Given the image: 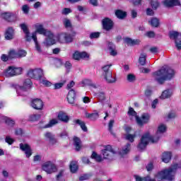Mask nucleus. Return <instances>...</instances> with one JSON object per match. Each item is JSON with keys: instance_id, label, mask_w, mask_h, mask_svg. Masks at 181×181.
I'll return each instance as SVG.
<instances>
[{"instance_id": "f257e3e1", "label": "nucleus", "mask_w": 181, "mask_h": 181, "mask_svg": "<svg viewBox=\"0 0 181 181\" xmlns=\"http://www.w3.org/2000/svg\"><path fill=\"white\" fill-rule=\"evenodd\" d=\"M174 76L175 71L170 67H162L160 69L152 73V76L158 84H163L165 81L172 80Z\"/></svg>"}, {"instance_id": "f03ea898", "label": "nucleus", "mask_w": 181, "mask_h": 181, "mask_svg": "<svg viewBox=\"0 0 181 181\" xmlns=\"http://www.w3.org/2000/svg\"><path fill=\"white\" fill-rule=\"evenodd\" d=\"M158 141L159 136L155 137L153 136H151V133L147 132L141 136L140 141L137 145V149L139 151V152H143L145 151V149H146V146L149 145V142H151V144H156V142Z\"/></svg>"}, {"instance_id": "7ed1b4c3", "label": "nucleus", "mask_w": 181, "mask_h": 181, "mask_svg": "<svg viewBox=\"0 0 181 181\" xmlns=\"http://www.w3.org/2000/svg\"><path fill=\"white\" fill-rule=\"evenodd\" d=\"M36 32L40 35H44V36H47L48 39L47 40V45L48 46H52L56 43L53 37V34L50 31H47V30L43 28V25H39L36 27Z\"/></svg>"}, {"instance_id": "20e7f679", "label": "nucleus", "mask_w": 181, "mask_h": 181, "mask_svg": "<svg viewBox=\"0 0 181 181\" xmlns=\"http://www.w3.org/2000/svg\"><path fill=\"white\" fill-rule=\"evenodd\" d=\"M110 67H112V64H111L105 65L102 67V70L103 71V74L104 76V78L106 80L107 83H115L117 79H115V78H112V71L110 69Z\"/></svg>"}, {"instance_id": "39448f33", "label": "nucleus", "mask_w": 181, "mask_h": 181, "mask_svg": "<svg viewBox=\"0 0 181 181\" xmlns=\"http://www.w3.org/2000/svg\"><path fill=\"white\" fill-rule=\"evenodd\" d=\"M27 76L30 77V78L42 81V79L45 77V74L42 69H29Z\"/></svg>"}, {"instance_id": "423d86ee", "label": "nucleus", "mask_w": 181, "mask_h": 181, "mask_svg": "<svg viewBox=\"0 0 181 181\" xmlns=\"http://www.w3.org/2000/svg\"><path fill=\"white\" fill-rule=\"evenodd\" d=\"M104 149L102 150V155L104 159H108L109 160H112L115 156V151L112 148L111 145L104 146Z\"/></svg>"}, {"instance_id": "0eeeda50", "label": "nucleus", "mask_w": 181, "mask_h": 181, "mask_svg": "<svg viewBox=\"0 0 181 181\" xmlns=\"http://www.w3.org/2000/svg\"><path fill=\"white\" fill-rule=\"evenodd\" d=\"M32 86H33V83L30 78L25 79L23 86H18L17 88V93L21 94V93H26L28 90H30L32 88Z\"/></svg>"}, {"instance_id": "6e6552de", "label": "nucleus", "mask_w": 181, "mask_h": 181, "mask_svg": "<svg viewBox=\"0 0 181 181\" xmlns=\"http://www.w3.org/2000/svg\"><path fill=\"white\" fill-rule=\"evenodd\" d=\"M42 170L48 175H52L57 172V166L51 161H47L42 165Z\"/></svg>"}, {"instance_id": "1a4fd4ad", "label": "nucleus", "mask_w": 181, "mask_h": 181, "mask_svg": "<svg viewBox=\"0 0 181 181\" xmlns=\"http://www.w3.org/2000/svg\"><path fill=\"white\" fill-rule=\"evenodd\" d=\"M151 121V115L149 113H143L139 117V116H136V122L140 127H144V125L146 124H149Z\"/></svg>"}, {"instance_id": "9d476101", "label": "nucleus", "mask_w": 181, "mask_h": 181, "mask_svg": "<svg viewBox=\"0 0 181 181\" xmlns=\"http://www.w3.org/2000/svg\"><path fill=\"white\" fill-rule=\"evenodd\" d=\"M102 28L103 30L106 32H110L114 29V21L108 17H105L102 20Z\"/></svg>"}, {"instance_id": "9b49d317", "label": "nucleus", "mask_w": 181, "mask_h": 181, "mask_svg": "<svg viewBox=\"0 0 181 181\" xmlns=\"http://www.w3.org/2000/svg\"><path fill=\"white\" fill-rule=\"evenodd\" d=\"M30 105L34 110H43V107L45 104L43 103V100L40 98H34L32 99Z\"/></svg>"}, {"instance_id": "f8f14e48", "label": "nucleus", "mask_w": 181, "mask_h": 181, "mask_svg": "<svg viewBox=\"0 0 181 181\" xmlns=\"http://www.w3.org/2000/svg\"><path fill=\"white\" fill-rule=\"evenodd\" d=\"M76 93L74 89H71L68 92L66 99L69 103V104H71L73 106L76 105Z\"/></svg>"}, {"instance_id": "ddd939ff", "label": "nucleus", "mask_w": 181, "mask_h": 181, "mask_svg": "<svg viewBox=\"0 0 181 181\" xmlns=\"http://www.w3.org/2000/svg\"><path fill=\"white\" fill-rule=\"evenodd\" d=\"M20 149L23 151V152H25L26 158H30L32 156V154L33 153V152L32 151V148H30V146L28 144L21 143Z\"/></svg>"}, {"instance_id": "4468645a", "label": "nucleus", "mask_w": 181, "mask_h": 181, "mask_svg": "<svg viewBox=\"0 0 181 181\" xmlns=\"http://www.w3.org/2000/svg\"><path fill=\"white\" fill-rule=\"evenodd\" d=\"M72 57H73L74 60L80 61L83 59H89L90 55L88 54V53H87L86 52H80L78 51H75L74 53L73 54Z\"/></svg>"}, {"instance_id": "2eb2a0df", "label": "nucleus", "mask_w": 181, "mask_h": 181, "mask_svg": "<svg viewBox=\"0 0 181 181\" xmlns=\"http://www.w3.org/2000/svg\"><path fill=\"white\" fill-rule=\"evenodd\" d=\"M163 4L166 8H173V6H181V4L179 0H164Z\"/></svg>"}, {"instance_id": "dca6fc26", "label": "nucleus", "mask_w": 181, "mask_h": 181, "mask_svg": "<svg viewBox=\"0 0 181 181\" xmlns=\"http://www.w3.org/2000/svg\"><path fill=\"white\" fill-rule=\"evenodd\" d=\"M57 118L59 121H61L62 122H64L65 124H67L69 121H70V117H69L67 115V113L64 111L59 112Z\"/></svg>"}, {"instance_id": "f3484780", "label": "nucleus", "mask_w": 181, "mask_h": 181, "mask_svg": "<svg viewBox=\"0 0 181 181\" xmlns=\"http://www.w3.org/2000/svg\"><path fill=\"white\" fill-rule=\"evenodd\" d=\"M1 16L7 22H15L16 21V16L12 13H3Z\"/></svg>"}, {"instance_id": "a211bd4d", "label": "nucleus", "mask_w": 181, "mask_h": 181, "mask_svg": "<svg viewBox=\"0 0 181 181\" xmlns=\"http://www.w3.org/2000/svg\"><path fill=\"white\" fill-rule=\"evenodd\" d=\"M15 35V30H13V28L8 27L5 32L4 36L6 40H12L13 39V36Z\"/></svg>"}, {"instance_id": "6ab92c4d", "label": "nucleus", "mask_w": 181, "mask_h": 181, "mask_svg": "<svg viewBox=\"0 0 181 181\" xmlns=\"http://www.w3.org/2000/svg\"><path fill=\"white\" fill-rule=\"evenodd\" d=\"M124 43L128 45V46H136L141 43L139 40H132L131 37H126L123 38Z\"/></svg>"}, {"instance_id": "aec40b11", "label": "nucleus", "mask_w": 181, "mask_h": 181, "mask_svg": "<svg viewBox=\"0 0 181 181\" xmlns=\"http://www.w3.org/2000/svg\"><path fill=\"white\" fill-rule=\"evenodd\" d=\"M74 36H76V33H74V35L69 33L62 34L59 37V40H61V39L63 38L66 43H71V42H73Z\"/></svg>"}, {"instance_id": "412c9836", "label": "nucleus", "mask_w": 181, "mask_h": 181, "mask_svg": "<svg viewBox=\"0 0 181 181\" xmlns=\"http://www.w3.org/2000/svg\"><path fill=\"white\" fill-rule=\"evenodd\" d=\"M75 125H79L83 132H87L88 129H87V126H86V122L82 121L81 119H76L73 121Z\"/></svg>"}, {"instance_id": "4be33fe9", "label": "nucleus", "mask_w": 181, "mask_h": 181, "mask_svg": "<svg viewBox=\"0 0 181 181\" xmlns=\"http://www.w3.org/2000/svg\"><path fill=\"white\" fill-rule=\"evenodd\" d=\"M74 141V146H75V150L76 152L81 151L82 145H81V139L77 136H74L73 139Z\"/></svg>"}, {"instance_id": "5701e85b", "label": "nucleus", "mask_w": 181, "mask_h": 181, "mask_svg": "<svg viewBox=\"0 0 181 181\" xmlns=\"http://www.w3.org/2000/svg\"><path fill=\"white\" fill-rule=\"evenodd\" d=\"M161 159L162 161L164 162V163H169L172 159V152L165 151L164 153H163Z\"/></svg>"}, {"instance_id": "b1692460", "label": "nucleus", "mask_w": 181, "mask_h": 181, "mask_svg": "<svg viewBox=\"0 0 181 181\" xmlns=\"http://www.w3.org/2000/svg\"><path fill=\"white\" fill-rule=\"evenodd\" d=\"M59 122L56 119H52L49 120V123L45 124V126H40L39 128L40 129H44L45 128H50L53 127V125H56V124H58Z\"/></svg>"}, {"instance_id": "393cba45", "label": "nucleus", "mask_w": 181, "mask_h": 181, "mask_svg": "<svg viewBox=\"0 0 181 181\" xmlns=\"http://www.w3.org/2000/svg\"><path fill=\"white\" fill-rule=\"evenodd\" d=\"M45 138H47L50 142V144H52V145H54V144L57 143V139H56V138L54 137V135H52L51 132H47L45 134Z\"/></svg>"}, {"instance_id": "a878e982", "label": "nucleus", "mask_w": 181, "mask_h": 181, "mask_svg": "<svg viewBox=\"0 0 181 181\" xmlns=\"http://www.w3.org/2000/svg\"><path fill=\"white\" fill-rule=\"evenodd\" d=\"M148 23H150L153 28H159V25L160 24L159 18H152L151 21H148Z\"/></svg>"}, {"instance_id": "bb28decb", "label": "nucleus", "mask_w": 181, "mask_h": 181, "mask_svg": "<svg viewBox=\"0 0 181 181\" xmlns=\"http://www.w3.org/2000/svg\"><path fill=\"white\" fill-rule=\"evenodd\" d=\"M115 15L118 19H124V18H127V12L122 11V10H116Z\"/></svg>"}, {"instance_id": "cd10ccee", "label": "nucleus", "mask_w": 181, "mask_h": 181, "mask_svg": "<svg viewBox=\"0 0 181 181\" xmlns=\"http://www.w3.org/2000/svg\"><path fill=\"white\" fill-rule=\"evenodd\" d=\"M71 173H76L78 170V165L76 161H71L69 165Z\"/></svg>"}, {"instance_id": "c85d7f7f", "label": "nucleus", "mask_w": 181, "mask_h": 181, "mask_svg": "<svg viewBox=\"0 0 181 181\" xmlns=\"http://www.w3.org/2000/svg\"><path fill=\"white\" fill-rule=\"evenodd\" d=\"M139 63L141 66H145L146 64V54L141 53L139 58Z\"/></svg>"}, {"instance_id": "c756f323", "label": "nucleus", "mask_w": 181, "mask_h": 181, "mask_svg": "<svg viewBox=\"0 0 181 181\" xmlns=\"http://www.w3.org/2000/svg\"><path fill=\"white\" fill-rule=\"evenodd\" d=\"M134 177L136 181H150L151 179V175H147L146 177H141L138 175H134Z\"/></svg>"}, {"instance_id": "7c9ffc66", "label": "nucleus", "mask_w": 181, "mask_h": 181, "mask_svg": "<svg viewBox=\"0 0 181 181\" xmlns=\"http://www.w3.org/2000/svg\"><path fill=\"white\" fill-rule=\"evenodd\" d=\"M129 151H131V144L127 143L125 145V147L120 151V155H127V153H129Z\"/></svg>"}, {"instance_id": "2f4dec72", "label": "nucleus", "mask_w": 181, "mask_h": 181, "mask_svg": "<svg viewBox=\"0 0 181 181\" xmlns=\"http://www.w3.org/2000/svg\"><path fill=\"white\" fill-rule=\"evenodd\" d=\"M7 77H13L15 76V67L8 66L6 71Z\"/></svg>"}, {"instance_id": "473e14b6", "label": "nucleus", "mask_w": 181, "mask_h": 181, "mask_svg": "<svg viewBox=\"0 0 181 181\" xmlns=\"http://www.w3.org/2000/svg\"><path fill=\"white\" fill-rule=\"evenodd\" d=\"M90 158L91 159H94L96 162H103V157L98 155L95 151H93Z\"/></svg>"}, {"instance_id": "72a5a7b5", "label": "nucleus", "mask_w": 181, "mask_h": 181, "mask_svg": "<svg viewBox=\"0 0 181 181\" xmlns=\"http://www.w3.org/2000/svg\"><path fill=\"white\" fill-rule=\"evenodd\" d=\"M41 115L37 114V115H31L29 116L28 121L30 122H35L36 121H39L41 118Z\"/></svg>"}, {"instance_id": "f704fd0d", "label": "nucleus", "mask_w": 181, "mask_h": 181, "mask_svg": "<svg viewBox=\"0 0 181 181\" xmlns=\"http://www.w3.org/2000/svg\"><path fill=\"white\" fill-rule=\"evenodd\" d=\"M170 95H172V93H170V90H165L162 93L161 95L160 96V98L161 100H165V98H170Z\"/></svg>"}, {"instance_id": "c9c22d12", "label": "nucleus", "mask_w": 181, "mask_h": 181, "mask_svg": "<svg viewBox=\"0 0 181 181\" xmlns=\"http://www.w3.org/2000/svg\"><path fill=\"white\" fill-rule=\"evenodd\" d=\"M150 4L152 9L154 11H156V9H158L160 5V3L158 0H151Z\"/></svg>"}, {"instance_id": "e433bc0d", "label": "nucleus", "mask_w": 181, "mask_h": 181, "mask_svg": "<svg viewBox=\"0 0 181 181\" xmlns=\"http://www.w3.org/2000/svg\"><path fill=\"white\" fill-rule=\"evenodd\" d=\"M99 117L98 113H86V118H90L92 121H95Z\"/></svg>"}, {"instance_id": "4c0bfd02", "label": "nucleus", "mask_w": 181, "mask_h": 181, "mask_svg": "<svg viewBox=\"0 0 181 181\" xmlns=\"http://www.w3.org/2000/svg\"><path fill=\"white\" fill-rule=\"evenodd\" d=\"M135 138H136V134H127L125 135V139H127V141H129V142H134L135 141Z\"/></svg>"}, {"instance_id": "58836bf2", "label": "nucleus", "mask_w": 181, "mask_h": 181, "mask_svg": "<svg viewBox=\"0 0 181 181\" xmlns=\"http://www.w3.org/2000/svg\"><path fill=\"white\" fill-rule=\"evenodd\" d=\"M115 122V121L114 119H111L108 123V131L112 135H113V136H115V133L112 131Z\"/></svg>"}, {"instance_id": "ea45409f", "label": "nucleus", "mask_w": 181, "mask_h": 181, "mask_svg": "<svg viewBox=\"0 0 181 181\" xmlns=\"http://www.w3.org/2000/svg\"><path fill=\"white\" fill-rule=\"evenodd\" d=\"M28 52L24 49H18L17 52V59H22V57H26Z\"/></svg>"}, {"instance_id": "a19ab883", "label": "nucleus", "mask_w": 181, "mask_h": 181, "mask_svg": "<svg viewBox=\"0 0 181 181\" xmlns=\"http://www.w3.org/2000/svg\"><path fill=\"white\" fill-rule=\"evenodd\" d=\"M114 47H115L114 44H112L111 42L109 43L108 49L110 51V56H117V52L115 51Z\"/></svg>"}, {"instance_id": "79ce46f5", "label": "nucleus", "mask_w": 181, "mask_h": 181, "mask_svg": "<svg viewBox=\"0 0 181 181\" xmlns=\"http://www.w3.org/2000/svg\"><path fill=\"white\" fill-rule=\"evenodd\" d=\"M8 57L10 60H12V59H18V52L14 49L10 50L8 52Z\"/></svg>"}, {"instance_id": "37998d69", "label": "nucleus", "mask_w": 181, "mask_h": 181, "mask_svg": "<svg viewBox=\"0 0 181 181\" xmlns=\"http://www.w3.org/2000/svg\"><path fill=\"white\" fill-rule=\"evenodd\" d=\"M95 95L100 101H104L105 100V93L104 92H98L95 93Z\"/></svg>"}, {"instance_id": "c03bdc74", "label": "nucleus", "mask_w": 181, "mask_h": 181, "mask_svg": "<svg viewBox=\"0 0 181 181\" xmlns=\"http://www.w3.org/2000/svg\"><path fill=\"white\" fill-rule=\"evenodd\" d=\"M63 176H64V170H60L59 173L56 175V180H62V179H63Z\"/></svg>"}, {"instance_id": "a18cd8bd", "label": "nucleus", "mask_w": 181, "mask_h": 181, "mask_svg": "<svg viewBox=\"0 0 181 181\" xmlns=\"http://www.w3.org/2000/svg\"><path fill=\"white\" fill-rule=\"evenodd\" d=\"M5 123L9 127H13L15 125V120L11 119V118L6 117L5 119Z\"/></svg>"}, {"instance_id": "49530a36", "label": "nucleus", "mask_w": 181, "mask_h": 181, "mask_svg": "<svg viewBox=\"0 0 181 181\" xmlns=\"http://www.w3.org/2000/svg\"><path fill=\"white\" fill-rule=\"evenodd\" d=\"M40 83H42V84H43V86H45V87H52V82L46 80V78H45L44 79L42 78L41 81H40Z\"/></svg>"}, {"instance_id": "de8ad7c7", "label": "nucleus", "mask_w": 181, "mask_h": 181, "mask_svg": "<svg viewBox=\"0 0 181 181\" xmlns=\"http://www.w3.org/2000/svg\"><path fill=\"white\" fill-rule=\"evenodd\" d=\"M100 35H101L100 32H93L90 34L89 37L90 39H98V37H100Z\"/></svg>"}, {"instance_id": "09e8293b", "label": "nucleus", "mask_w": 181, "mask_h": 181, "mask_svg": "<svg viewBox=\"0 0 181 181\" xmlns=\"http://www.w3.org/2000/svg\"><path fill=\"white\" fill-rule=\"evenodd\" d=\"M65 83H66V81H64L63 82H61V83H56L54 85V90H59V88H62V87H63V86H64Z\"/></svg>"}, {"instance_id": "8fccbe9b", "label": "nucleus", "mask_w": 181, "mask_h": 181, "mask_svg": "<svg viewBox=\"0 0 181 181\" xmlns=\"http://www.w3.org/2000/svg\"><path fill=\"white\" fill-rule=\"evenodd\" d=\"M160 132V134H163L166 132V126L165 124H161L158 127L157 134Z\"/></svg>"}, {"instance_id": "3c124183", "label": "nucleus", "mask_w": 181, "mask_h": 181, "mask_svg": "<svg viewBox=\"0 0 181 181\" xmlns=\"http://www.w3.org/2000/svg\"><path fill=\"white\" fill-rule=\"evenodd\" d=\"M127 114H128V115H131L132 117H135V118H136V117H138L136 112L134 111V108H132V107L129 108V111H128Z\"/></svg>"}, {"instance_id": "603ef678", "label": "nucleus", "mask_w": 181, "mask_h": 181, "mask_svg": "<svg viewBox=\"0 0 181 181\" xmlns=\"http://www.w3.org/2000/svg\"><path fill=\"white\" fill-rule=\"evenodd\" d=\"M136 76L135 75L132 74H129L127 75V81H129V83H132V81H135L136 80Z\"/></svg>"}, {"instance_id": "864d4df0", "label": "nucleus", "mask_w": 181, "mask_h": 181, "mask_svg": "<svg viewBox=\"0 0 181 181\" xmlns=\"http://www.w3.org/2000/svg\"><path fill=\"white\" fill-rule=\"evenodd\" d=\"M64 25L65 28H71V22L68 18H64Z\"/></svg>"}, {"instance_id": "5fc2aeb1", "label": "nucleus", "mask_w": 181, "mask_h": 181, "mask_svg": "<svg viewBox=\"0 0 181 181\" xmlns=\"http://www.w3.org/2000/svg\"><path fill=\"white\" fill-rule=\"evenodd\" d=\"M20 26L24 33H28L29 32V28H28V25H26V24L22 23Z\"/></svg>"}, {"instance_id": "6e6d98bb", "label": "nucleus", "mask_w": 181, "mask_h": 181, "mask_svg": "<svg viewBox=\"0 0 181 181\" xmlns=\"http://www.w3.org/2000/svg\"><path fill=\"white\" fill-rule=\"evenodd\" d=\"M1 60L2 62H8V60H11V59L9 58V55L8 54L6 55L5 54H3L1 56Z\"/></svg>"}, {"instance_id": "4d7b16f0", "label": "nucleus", "mask_w": 181, "mask_h": 181, "mask_svg": "<svg viewBox=\"0 0 181 181\" xmlns=\"http://www.w3.org/2000/svg\"><path fill=\"white\" fill-rule=\"evenodd\" d=\"M147 172H151L153 170V163L150 162L146 167Z\"/></svg>"}, {"instance_id": "13d9d810", "label": "nucleus", "mask_w": 181, "mask_h": 181, "mask_svg": "<svg viewBox=\"0 0 181 181\" xmlns=\"http://www.w3.org/2000/svg\"><path fill=\"white\" fill-rule=\"evenodd\" d=\"M5 141L8 145H12L13 142H15V140L9 137V136H6Z\"/></svg>"}, {"instance_id": "bf43d9fd", "label": "nucleus", "mask_w": 181, "mask_h": 181, "mask_svg": "<svg viewBox=\"0 0 181 181\" xmlns=\"http://www.w3.org/2000/svg\"><path fill=\"white\" fill-rule=\"evenodd\" d=\"M74 86H76V82H74V81H71L66 86V90H71Z\"/></svg>"}, {"instance_id": "052dcab7", "label": "nucleus", "mask_w": 181, "mask_h": 181, "mask_svg": "<svg viewBox=\"0 0 181 181\" xmlns=\"http://www.w3.org/2000/svg\"><path fill=\"white\" fill-rule=\"evenodd\" d=\"M14 74H15V76H18L19 74H22V68L14 67Z\"/></svg>"}, {"instance_id": "680f3d73", "label": "nucleus", "mask_w": 181, "mask_h": 181, "mask_svg": "<svg viewBox=\"0 0 181 181\" xmlns=\"http://www.w3.org/2000/svg\"><path fill=\"white\" fill-rule=\"evenodd\" d=\"M69 13H71V9L69 8H64L62 10V15H69Z\"/></svg>"}, {"instance_id": "e2e57ef3", "label": "nucleus", "mask_w": 181, "mask_h": 181, "mask_svg": "<svg viewBox=\"0 0 181 181\" xmlns=\"http://www.w3.org/2000/svg\"><path fill=\"white\" fill-rule=\"evenodd\" d=\"M88 179H90V175H88V174H85L83 175H81L79 177L80 181L88 180Z\"/></svg>"}, {"instance_id": "0e129e2a", "label": "nucleus", "mask_w": 181, "mask_h": 181, "mask_svg": "<svg viewBox=\"0 0 181 181\" xmlns=\"http://www.w3.org/2000/svg\"><path fill=\"white\" fill-rule=\"evenodd\" d=\"M146 15H148V16H153V15H155V12L151 8H148L146 9Z\"/></svg>"}, {"instance_id": "69168bd1", "label": "nucleus", "mask_w": 181, "mask_h": 181, "mask_svg": "<svg viewBox=\"0 0 181 181\" xmlns=\"http://www.w3.org/2000/svg\"><path fill=\"white\" fill-rule=\"evenodd\" d=\"M168 119H173V118H176V113L175 112H170L168 115Z\"/></svg>"}, {"instance_id": "338daca9", "label": "nucleus", "mask_w": 181, "mask_h": 181, "mask_svg": "<svg viewBox=\"0 0 181 181\" xmlns=\"http://www.w3.org/2000/svg\"><path fill=\"white\" fill-rule=\"evenodd\" d=\"M15 134L16 135H20L22 136V135H23V129H22V128L16 129L15 130Z\"/></svg>"}, {"instance_id": "774afa93", "label": "nucleus", "mask_w": 181, "mask_h": 181, "mask_svg": "<svg viewBox=\"0 0 181 181\" xmlns=\"http://www.w3.org/2000/svg\"><path fill=\"white\" fill-rule=\"evenodd\" d=\"M22 11L25 13H29V6H28V4L23 5L22 6Z\"/></svg>"}]
</instances>
